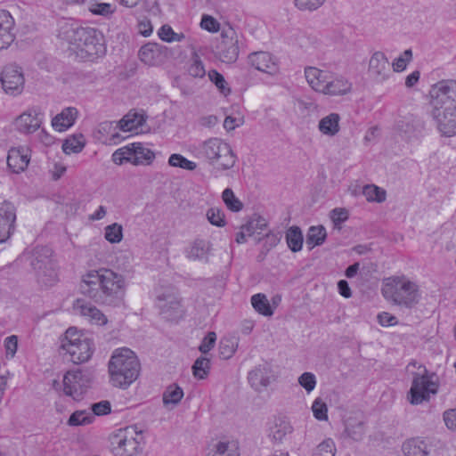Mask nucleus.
I'll return each instance as SVG.
<instances>
[{"label": "nucleus", "mask_w": 456, "mask_h": 456, "mask_svg": "<svg viewBox=\"0 0 456 456\" xmlns=\"http://www.w3.org/2000/svg\"><path fill=\"white\" fill-rule=\"evenodd\" d=\"M81 291L94 302L118 306L126 290L125 277L110 269L91 270L82 277Z\"/></svg>", "instance_id": "1"}, {"label": "nucleus", "mask_w": 456, "mask_h": 456, "mask_svg": "<svg viewBox=\"0 0 456 456\" xmlns=\"http://www.w3.org/2000/svg\"><path fill=\"white\" fill-rule=\"evenodd\" d=\"M431 115L444 136L456 134V81L442 80L432 86L430 91Z\"/></svg>", "instance_id": "2"}, {"label": "nucleus", "mask_w": 456, "mask_h": 456, "mask_svg": "<svg viewBox=\"0 0 456 456\" xmlns=\"http://www.w3.org/2000/svg\"><path fill=\"white\" fill-rule=\"evenodd\" d=\"M70 50L83 60L93 61L106 53L104 37L94 28L79 27L68 31Z\"/></svg>", "instance_id": "3"}, {"label": "nucleus", "mask_w": 456, "mask_h": 456, "mask_svg": "<svg viewBox=\"0 0 456 456\" xmlns=\"http://www.w3.org/2000/svg\"><path fill=\"white\" fill-rule=\"evenodd\" d=\"M140 362L135 354L124 347L114 351L109 362L110 382L114 387L126 388L139 376Z\"/></svg>", "instance_id": "4"}, {"label": "nucleus", "mask_w": 456, "mask_h": 456, "mask_svg": "<svg viewBox=\"0 0 456 456\" xmlns=\"http://www.w3.org/2000/svg\"><path fill=\"white\" fill-rule=\"evenodd\" d=\"M384 297L395 305L411 308L418 304V286L403 277L388 278L381 289Z\"/></svg>", "instance_id": "5"}, {"label": "nucleus", "mask_w": 456, "mask_h": 456, "mask_svg": "<svg viewBox=\"0 0 456 456\" xmlns=\"http://www.w3.org/2000/svg\"><path fill=\"white\" fill-rule=\"evenodd\" d=\"M199 154L221 171L232 168L237 161L230 144L216 137L204 141L200 146Z\"/></svg>", "instance_id": "6"}, {"label": "nucleus", "mask_w": 456, "mask_h": 456, "mask_svg": "<svg viewBox=\"0 0 456 456\" xmlns=\"http://www.w3.org/2000/svg\"><path fill=\"white\" fill-rule=\"evenodd\" d=\"M61 347L70 355V360L75 364L87 362L94 352L92 339L77 334L74 328L67 330Z\"/></svg>", "instance_id": "7"}, {"label": "nucleus", "mask_w": 456, "mask_h": 456, "mask_svg": "<svg viewBox=\"0 0 456 456\" xmlns=\"http://www.w3.org/2000/svg\"><path fill=\"white\" fill-rule=\"evenodd\" d=\"M155 159V153L142 142H134L118 149L112 154V160L117 165L130 162L134 166L151 165Z\"/></svg>", "instance_id": "8"}, {"label": "nucleus", "mask_w": 456, "mask_h": 456, "mask_svg": "<svg viewBox=\"0 0 456 456\" xmlns=\"http://www.w3.org/2000/svg\"><path fill=\"white\" fill-rule=\"evenodd\" d=\"M419 370V372L413 374L411 387L407 395L412 405L428 402L431 395H436L438 390L437 384L430 379L427 369L420 365Z\"/></svg>", "instance_id": "9"}, {"label": "nucleus", "mask_w": 456, "mask_h": 456, "mask_svg": "<svg viewBox=\"0 0 456 456\" xmlns=\"http://www.w3.org/2000/svg\"><path fill=\"white\" fill-rule=\"evenodd\" d=\"M134 435L138 436L133 428H126L111 436L110 445L114 456H137L142 453L141 441Z\"/></svg>", "instance_id": "10"}, {"label": "nucleus", "mask_w": 456, "mask_h": 456, "mask_svg": "<svg viewBox=\"0 0 456 456\" xmlns=\"http://www.w3.org/2000/svg\"><path fill=\"white\" fill-rule=\"evenodd\" d=\"M52 250L47 247H37L31 256L30 265L37 273L38 281L45 286H52L56 281V273L53 269Z\"/></svg>", "instance_id": "11"}, {"label": "nucleus", "mask_w": 456, "mask_h": 456, "mask_svg": "<svg viewBox=\"0 0 456 456\" xmlns=\"http://www.w3.org/2000/svg\"><path fill=\"white\" fill-rule=\"evenodd\" d=\"M91 382V373L86 370H69L63 377V393L80 401Z\"/></svg>", "instance_id": "12"}, {"label": "nucleus", "mask_w": 456, "mask_h": 456, "mask_svg": "<svg viewBox=\"0 0 456 456\" xmlns=\"http://www.w3.org/2000/svg\"><path fill=\"white\" fill-rule=\"evenodd\" d=\"M222 40L217 45V56L225 63H233L239 57V40L235 31L232 28L223 29Z\"/></svg>", "instance_id": "13"}, {"label": "nucleus", "mask_w": 456, "mask_h": 456, "mask_svg": "<svg viewBox=\"0 0 456 456\" xmlns=\"http://www.w3.org/2000/svg\"><path fill=\"white\" fill-rule=\"evenodd\" d=\"M158 305L161 314L167 320H177L183 315V309L180 299L173 288L166 291L159 292L157 295Z\"/></svg>", "instance_id": "14"}, {"label": "nucleus", "mask_w": 456, "mask_h": 456, "mask_svg": "<svg viewBox=\"0 0 456 456\" xmlns=\"http://www.w3.org/2000/svg\"><path fill=\"white\" fill-rule=\"evenodd\" d=\"M4 91L11 95L20 94L24 88L25 78L20 67L5 66L0 77Z\"/></svg>", "instance_id": "15"}, {"label": "nucleus", "mask_w": 456, "mask_h": 456, "mask_svg": "<svg viewBox=\"0 0 456 456\" xmlns=\"http://www.w3.org/2000/svg\"><path fill=\"white\" fill-rule=\"evenodd\" d=\"M368 74L376 83H384L392 76L387 57L383 52H375L369 61Z\"/></svg>", "instance_id": "16"}, {"label": "nucleus", "mask_w": 456, "mask_h": 456, "mask_svg": "<svg viewBox=\"0 0 456 456\" xmlns=\"http://www.w3.org/2000/svg\"><path fill=\"white\" fill-rule=\"evenodd\" d=\"M16 208L12 203L4 201L0 204V243L5 242L14 231Z\"/></svg>", "instance_id": "17"}, {"label": "nucleus", "mask_w": 456, "mask_h": 456, "mask_svg": "<svg viewBox=\"0 0 456 456\" xmlns=\"http://www.w3.org/2000/svg\"><path fill=\"white\" fill-rule=\"evenodd\" d=\"M30 150L26 146L12 147L7 155L8 167L15 174L26 170L30 161Z\"/></svg>", "instance_id": "18"}, {"label": "nucleus", "mask_w": 456, "mask_h": 456, "mask_svg": "<svg viewBox=\"0 0 456 456\" xmlns=\"http://www.w3.org/2000/svg\"><path fill=\"white\" fill-rule=\"evenodd\" d=\"M74 310L77 314L86 317L90 322L97 325L107 323V317L91 303L84 299H77L74 303Z\"/></svg>", "instance_id": "19"}, {"label": "nucleus", "mask_w": 456, "mask_h": 456, "mask_svg": "<svg viewBox=\"0 0 456 456\" xmlns=\"http://www.w3.org/2000/svg\"><path fill=\"white\" fill-rule=\"evenodd\" d=\"M248 61L255 69L270 75H274L279 70L276 61L266 52L253 53L249 54Z\"/></svg>", "instance_id": "20"}, {"label": "nucleus", "mask_w": 456, "mask_h": 456, "mask_svg": "<svg viewBox=\"0 0 456 456\" xmlns=\"http://www.w3.org/2000/svg\"><path fill=\"white\" fill-rule=\"evenodd\" d=\"M423 121L411 114L403 117L396 123V129L407 139L417 137L423 130Z\"/></svg>", "instance_id": "21"}, {"label": "nucleus", "mask_w": 456, "mask_h": 456, "mask_svg": "<svg viewBox=\"0 0 456 456\" xmlns=\"http://www.w3.org/2000/svg\"><path fill=\"white\" fill-rule=\"evenodd\" d=\"M271 368L268 363H264L256 366L248 375V379L250 386L256 391H262L266 388L270 384Z\"/></svg>", "instance_id": "22"}, {"label": "nucleus", "mask_w": 456, "mask_h": 456, "mask_svg": "<svg viewBox=\"0 0 456 456\" xmlns=\"http://www.w3.org/2000/svg\"><path fill=\"white\" fill-rule=\"evenodd\" d=\"M14 20L6 10H0V50L6 49L14 40L12 32Z\"/></svg>", "instance_id": "23"}, {"label": "nucleus", "mask_w": 456, "mask_h": 456, "mask_svg": "<svg viewBox=\"0 0 456 456\" xmlns=\"http://www.w3.org/2000/svg\"><path fill=\"white\" fill-rule=\"evenodd\" d=\"M210 251L211 243L209 241L203 239H196L185 249L184 254L190 260L207 263Z\"/></svg>", "instance_id": "24"}, {"label": "nucleus", "mask_w": 456, "mask_h": 456, "mask_svg": "<svg viewBox=\"0 0 456 456\" xmlns=\"http://www.w3.org/2000/svg\"><path fill=\"white\" fill-rule=\"evenodd\" d=\"M330 73L315 67H306L305 77L309 86L316 92L322 93Z\"/></svg>", "instance_id": "25"}, {"label": "nucleus", "mask_w": 456, "mask_h": 456, "mask_svg": "<svg viewBox=\"0 0 456 456\" xmlns=\"http://www.w3.org/2000/svg\"><path fill=\"white\" fill-rule=\"evenodd\" d=\"M293 431V427L285 417L276 418L270 427L269 437L274 443H282L288 435Z\"/></svg>", "instance_id": "26"}, {"label": "nucleus", "mask_w": 456, "mask_h": 456, "mask_svg": "<svg viewBox=\"0 0 456 456\" xmlns=\"http://www.w3.org/2000/svg\"><path fill=\"white\" fill-rule=\"evenodd\" d=\"M351 83L343 77L330 75L322 94L328 95H344L351 91Z\"/></svg>", "instance_id": "27"}, {"label": "nucleus", "mask_w": 456, "mask_h": 456, "mask_svg": "<svg viewBox=\"0 0 456 456\" xmlns=\"http://www.w3.org/2000/svg\"><path fill=\"white\" fill-rule=\"evenodd\" d=\"M41 125V120L37 113L24 112L20 115L14 122L15 128L22 134H32Z\"/></svg>", "instance_id": "28"}, {"label": "nucleus", "mask_w": 456, "mask_h": 456, "mask_svg": "<svg viewBox=\"0 0 456 456\" xmlns=\"http://www.w3.org/2000/svg\"><path fill=\"white\" fill-rule=\"evenodd\" d=\"M77 115L76 108H66L53 118L52 125L58 132L65 131L74 124Z\"/></svg>", "instance_id": "29"}, {"label": "nucleus", "mask_w": 456, "mask_h": 456, "mask_svg": "<svg viewBox=\"0 0 456 456\" xmlns=\"http://www.w3.org/2000/svg\"><path fill=\"white\" fill-rule=\"evenodd\" d=\"M427 444L419 438H411L403 444L402 450L406 456H427Z\"/></svg>", "instance_id": "30"}, {"label": "nucleus", "mask_w": 456, "mask_h": 456, "mask_svg": "<svg viewBox=\"0 0 456 456\" xmlns=\"http://www.w3.org/2000/svg\"><path fill=\"white\" fill-rule=\"evenodd\" d=\"M340 117L338 113H330L319 121V130L326 135L333 136L339 131Z\"/></svg>", "instance_id": "31"}, {"label": "nucleus", "mask_w": 456, "mask_h": 456, "mask_svg": "<svg viewBox=\"0 0 456 456\" xmlns=\"http://www.w3.org/2000/svg\"><path fill=\"white\" fill-rule=\"evenodd\" d=\"M239 346V338L237 336H225L219 341V356L224 360H228L235 354Z\"/></svg>", "instance_id": "32"}, {"label": "nucleus", "mask_w": 456, "mask_h": 456, "mask_svg": "<svg viewBox=\"0 0 456 456\" xmlns=\"http://www.w3.org/2000/svg\"><path fill=\"white\" fill-rule=\"evenodd\" d=\"M144 122L145 119L142 114L130 111L119 121V127L123 131L129 132L142 126Z\"/></svg>", "instance_id": "33"}, {"label": "nucleus", "mask_w": 456, "mask_h": 456, "mask_svg": "<svg viewBox=\"0 0 456 456\" xmlns=\"http://www.w3.org/2000/svg\"><path fill=\"white\" fill-rule=\"evenodd\" d=\"M327 237L326 229L322 225L311 226L306 235V245L309 249L321 246Z\"/></svg>", "instance_id": "34"}, {"label": "nucleus", "mask_w": 456, "mask_h": 456, "mask_svg": "<svg viewBox=\"0 0 456 456\" xmlns=\"http://www.w3.org/2000/svg\"><path fill=\"white\" fill-rule=\"evenodd\" d=\"M286 241L292 252H298L303 246V234L298 226H291L286 232Z\"/></svg>", "instance_id": "35"}, {"label": "nucleus", "mask_w": 456, "mask_h": 456, "mask_svg": "<svg viewBox=\"0 0 456 456\" xmlns=\"http://www.w3.org/2000/svg\"><path fill=\"white\" fill-rule=\"evenodd\" d=\"M251 304L254 309L262 315L272 316L273 314V310L265 294L258 293L252 296Z\"/></svg>", "instance_id": "36"}, {"label": "nucleus", "mask_w": 456, "mask_h": 456, "mask_svg": "<svg viewBox=\"0 0 456 456\" xmlns=\"http://www.w3.org/2000/svg\"><path fill=\"white\" fill-rule=\"evenodd\" d=\"M289 41L300 48H308L314 44L315 37L304 30L295 29L289 37Z\"/></svg>", "instance_id": "37"}, {"label": "nucleus", "mask_w": 456, "mask_h": 456, "mask_svg": "<svg viewBox=\"0 0 456 456\" xmlns=\"http://www.w3.org/2000/svg\"><path fill=\"white\" fill-rule=\"evenodd\" d=\"M94 420V414L87 410L76 411L69 418L67 424L70 427L86 426Z\"/></svg>", "instance_id": "38"}, {"label": "nucleus", "mask_w": 456, "mask_h": 456, "mask_svg": "<svg viewBox=\"0 0 456 456\" xmlns=\"http://www.w3.org/2000/svg\"><path fill=\"white\" fill-rule=\"evenodd\" d=\"M183 396V389L176 384L168 386L163 393V403L165 406L169 404L176 405Z\"/></svg>", "instance_id": "39"}, {"label": "nucleus", "mask_w": 456, "mask_h": 456, "mask_svg": "<svg viewBox=\"0 0 456 456\" xmlns=\"http://www.w3.org/2000/svg\"><path fill=\"white\" fill-rule=\"evenodd\" d=\"M85 147V140L82 134H75L68 137L63 144L62 150L66 154L78 153Z\"/></svg>", "instance_id": "40"}, {"label": "nucleus", "mask_w": 456, "mask_h": 456, "mask_svg": "<svg viewBox=\"0 0 456 456\" xmlns=\"http://www.w3.org/2000/svg\"><path fill=\"white\" fill-rule=\"evenodd\" d=\"M362 194L368 201H375L378 203L384 202L387 196L385 190L374 184L365 185L362 189Z\"/></svg>", "instance_id": "41"}, {"label": "nucleus", "mask_w": 456, "mask_h": 456, "mask_svg": "<svg viewBox=\"0 0 456 456\" xmlns=\"http://www.w3.org/2000/svg\"><path fill=\"white\" fill-rule=\"evenodd\" d=\"M222 200L226 208L232 212H239L243 208V203L235 196L231 188H226L222 192Z\"/></svg>", "instance_id": "42"}, {"label": "nucleus", "mask_w": 456, "mask_h": 456, "mask_svg": "<svg viewBox=\"0 0 456 456\" xmlns=\"http://www.w3.org/2000/svg\"><path fill=\"white\" fill-rule=\"evenodd\" d=\"M191 369L195 378L203 379L207 378L209 373L210 360L207 357L200 356L196 359Z\"/></svg>", "instance_id": "43"}, {"label": "nucleus", "mask_w": 456, "mask_h": 456, "mask_svg": "<svg viewBox=\"0 0 456 456\" xmlns=\"http://www.w3.org/2000/svg\"><path fill=\"white\" fill-rule=\"evenodd\" d=\"M168 164L174 167H180L185 170L193 171L197 167V164L191 160L187 159L181 154H171L168 159Z\"/></svg>", "instance_id": "44"}, {"label": "nucleus", "mask_w": 456, "mask_h": 456, "mask_svg": "<svg viewBox=\"0 0 456 456\" xmlns=\"http://www.w3.org/2000/svg\"><path fill=\"white\" fill-rule=\"evenodd\" d=\"M104 238L112 244L120 242L123 239L122 225L118 223L107 225L105 227Z\"/></svg>", "instance_id": "45"}, {"label": "nucleus", "mask_w": 456, "mask_h": 456, "mask_svg": "<svg viewBox=\"0 0 456 456\" xmlns=\"http://www.w3.org/2000/svg\"><path fill=\"white\" fill-rule=\"evenodd\" d=\"M345 432L354 441H361L365 433L364 425L361 421H347Z\"/></svg>", "instance_id": "46"}, {"label": "nucleus", "mask_w": 456, "mask_h": 456, "mask_svg": "<svg viewBox=\"0 0 456 456\" xmlns=\"http://www.w3.org/2000/svg\"><path fill=\"white\" fill-rule=\"evenodd\" d=\"M208 456H239L237 447L234 444L229 442H219L216 445V451Z\"/></svg>", "instance_id": "47"}, {"label": "nucleus", "mask_w": 456, "mask_h": 456, "mask_svg": "<svg viewBox=\"0 0 456 456\" xmlns=\"http://www.w3.org/2000/svg\"><path fill=\"white\" fill-rule=\"evenodd\" d=\"M208 75L210 81L216 85V86L224 95H227L231 93V89L221 73L216 69H211L208 71Z\"/></svg>", "instance_id": "48"}, {"label": "nucleus", "mask_w": 456, "mask_h": 456, "mask_svg": "<svg viewBox=\"0 0 456 456\" xmlns=\"http://www.w3.org/2000/svg\"><path fill=\"white\" fill-rule=\"evenodd\" d=\"M189 74L193 77L202 78L206 75V69L200 56L194 53L191 56V62L188 69Z\"/></svg>", "instance_id": "49"}, {"label": "nucleus", "mask_w": 456, "mask_h": 456, "mask_svg": "<svg viewBox=\"0 0 456 456\" xmlns=\"http://www.w3.org/2000/svg\"><path fill=\"white\" fill-rule=\"evenodd\" d=\"M336 446L331 438L323 440L317 445L314 456H335Z\"/></svg>", "instance_id": "50"}, {"label": "nucleus", "mask_w": 456, "mask_h": 456, "mask_svg": "<svg viewBox=\"0 0 456 456\" xmlns=\"http://www.w3.org/2000/svg\"><path fill=\"white\" fill-rule=\"evenodd\" d=\"M89 11L94 15L109 17L112 15L116 8L108 3H94L89 6Z\"/></svg>", "instance_id": "51"}, {"label": "nucleus", "mask_w": 456, "mask_h": 456, "mask_svg": "<svg viewBox=\"0 0 456 456\" xmlns=\"http://www.w3.org/2000/svg\"><path fill=\"white\" fill-rule=\"evenodd\" d=\"M207 218L208 222L217 227L225 225L224 213L217 208H211L207 211Z\"/></svg>", "instance_id": "52"}, {"label": "nucleus", "mask_w": 456, "mask_h": 456, "mask_svg": "<svg viewBox=\"0 0 456 456\" xmlns=\"http://www.w3.org/2000/svg\"><path fill=\"white\" fill-rule=\"evenodd\" d=\"M313 414L318 420L328 419V407L327 404L321 399L316 398L312 404Z\"/></svg>", "instance_id": "53"}, {"label": "nucleus", "mask_w": 456, "mask_h": 456, "mask_svg": "<svg viewBox=\"0 0 456 456\" xmlns=\"http://www.w3.org/2000/svg\"><path fill=\"white\" fill-rule=\"evenodd\" d=\"M326 0H293L295 6L300 11L314 12L319 9Z\"/></svg>", "instance_id": "54"}, {"label": "nucleus", "mask_w": 456, "mask_h": 456, "mask_svg": "<svg viewBox=\"0 0 456 456\" xmlns=\"http://www.w3.org/2000/svg\"><path fill=\"white\" fill-rule=\"evenodd\" d=\"M298 383L307 393H310L316 386V378L312 372H304L299 376Z\"/></svg>", "instance_id": "55"}, {"label": "nucleus", "mask_w": 456, "mask_h": 456, "mask_svg": "<svg viewBox=\"0 0 456 456\" xmlns=\"http://www.w3.org/2000/svg\"><path fill=\"white\" fill-rule=\"evenodd\" d=\"M90 410L91 414H94V417L95 418V416H103L109 414L111 411V405L109 401L103 400L92 404Z\"/></svg>", "instance_id": "56"}, {"label": "nucleus", "mask_w": 456, "mask_h": 456, "mask_svg": "<svg viewBox=\"0 0 456 456\" xmlns=\"http://www.w3.org/2000/svg\"><path fill=\"white\" fill-rule=\"evenodd\" d=\"M216 334L214 331H209L206 337L202 339L199 350L206 354H208L216 345Z\"/></svg>", "instance_id": "57"}, {"label": "nucleus", "mask_w": 456, "mask_h": 456, "mask_svg": "<svg viewBox=\"0 0 456 456\" xmlns=\"http://www.w3.org/2000/svg\"><path fill=\"white\" fill-rule=\"evenodd\" d=\"M200 26L202 28L209 32H217L220 28L219 22L215 18L209 15H203Z\"/></svg>", "instance_id": "58"}, {"label": "nucleus", "mask_w": 456, "mask_h": 456, "mask_svg": "<svg viewBox=\"0 0 456 456\" xmlns=\"http://www.w3.org/2000/svg\"><path fill=\"white\" fill-rule=\"evenodd\" d=\"M4 346L6 350V354H10L12 357L14 356V354L17 352L18 348V338L15 335L9 336L4 340Z\"/></svg>", "instance_id": "59"}, {"label": "nucleus", "mask_w": 456, "mask_h": 456, "mask_svg": "<svg viewBox=\"0 0 456 456\" xmlns=\"http://www.w3.org/2000/svg\"><path fill=\"white\" fill-rule=\"evenodd\" d=\"M331 218L335 226H337L348 218V213L345 208H334L331 211Z\"/></svg>", "instance_id": "60"}, {"label": "nucleus", "mask_w": 456, "mask_h": 456, "mask_svg": "<svg viewBox=\"0 0 456 456\" xmlns=\"http://www.w3.org/2000/svg\"><path fill=\"white\" fill-rule=\"evenodd\" d=\"M139 56L142 61L146 64H151L154 58V53L151 47L149 45H146L140 49Z\"/></svg>", "instance_id": "61"}, {"label": "nucleus", "mask_w": 456, "mask_h": 456, "mask_svg": "<svg viewBox=\"0 0 456 456\" xmlns=\"http://www.w3.org/2000/svg\"><path fill=\"white\" fill-rule=\"evenodd\" d=\"M444 420L451 430H456V410H449L444 413Z\"/></svg>", "instance_id": "62"}, {"label": "nucleus", "mask_w": 456, "mask_h": 456, "mask_svg": "<svg viewBox=\"0 0 456 456\" xmlns=\"http://www.w3.org/2000/svg\"><path fill=\"white\" fill-rule=\"evenodd\" d=\"M378 320L382 326H393L397 323L396 317L387 312L379 314Z\"/></svg>", "instance_id": "63"}, {"label": "nucleus", "mask_w": 456, "mask_h": 456, "mask_svg": "<svg viewBox=\"0 0 456 456\" xmlns=\"http://www.w3.org/2000/svg\"><path fill=\"white\" fill-rule=\"evenodd\" d=\"M158 34L161 40L168 43H171V37L175 36V32L169 25H163Z\"/></svg>", "instance_id": "64"}]
</instances>
